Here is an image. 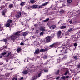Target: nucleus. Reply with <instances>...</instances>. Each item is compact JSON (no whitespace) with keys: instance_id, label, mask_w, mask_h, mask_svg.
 <instances>
[{"instance_id":"1","label":"nucleus","mask_w":80,"mask_h":80,"mask_svg":"<svg viewBox=\"0 0 80 80\" xmlns=\"http://www.w3.org/2000/svg\"><path fill=\"white\" fill-rule=\"evenodd\" d=\"M68 43H67L66 44H62V46H61V48L60 49V51L61 52L63 53L64 54H66L68 53V51L67 50V45H68Z\"/></svg>"},{"instance_id":"2","label":"nucleus","mask_w":80,"mask_h":80,"mask_svg":"<svg viewBox=\"0 0 80 80\" xmlns=\"http://www.w3.org/2000/svg\"><path fill=\"white\" fill-rule=\"evenodd\" d=\"M19 35H20V34L19 32H18L14 34L10 37H9L10 38H11V40H15L16 38H18L19 37Z\"/></svg>"},{"instance_id":"3","label":"nucleus","mask_w":80,"mask_h":80,"mask_svg":"<svg viewBox=\"0 0 80 80\" xmlns=\"http://www.w3.org/2000/svg\"><path fill=\"white\" fill-rule=\"evenodd\" d=\"M51 38V37L50 36H48L46 38V42L48 43L50 42V40Z\"/></svg>"},{"instance_id":"4","label":"nucleus","mask_w":80,"mask_h":80,"mask_svg":"<svg viewBox=\"0 0 80 80\" xmlns=\"http://www.w3.org/2000/svg\"><path fill=\"white\" fill-rule=\"evenodd\" d=\"M22 13L20 12H18L16 15V17L17 18H19V17L21 16Z\"/></svg>"},{"instance_id":"5","label":"nucleus","mask_w":80,"mask_h":80,"mask_svg":"<svg viewBox=\"0 0 80 80\" xmlns=\"http://www.w3.org/2000/svg\"><path fill=\"white\" fill-rule=\"evenodd\" d=\"M69 77V76H62V77L61 78H62V79H63L64 80H65L66 78H68Z\"/></svg>"},{"instance_id":"6","label":"nucleus","mask_w":80,"mask_h":80,"mask_svg":"<svg viewBox=\"0 0 80 80\" xmlns=\"http://www.w3.org/2000/svg\"><path fill=\"white\" fill-rule=\"evenodd\" d=\"M41 31H45V27H41L39 28Z\"/></svg>"},{"instance_id":"7","label":"nucleus","mask_w":80,"mask_h":80,"mask_svg":"<svg viewBox=\"0 0 80 80\" xmlns=\"http://www.w3.org/2000/svg\"><path fill=\"white\" fill-rule=\"evenodd\" d=\"M57 44H53L51 45L50 46V47H52V48H56V47H57Z\"/></svg>"},{"instance_id":"8","label":"nucleus","mask_w":80,"mask_h":80,"mask_svg":"<svg viewBox=\"0 0 80 80\" xmlns=\"http://www.w3.org/2000/svg\"><path fill=\"white\" fill-rule=\"evenodd\" d=\"M28 34V32H24L22 33V35L23 36H26Z\"/></svg>"},{"instance_id":"9","label":"nucleus","mask_w":80,"mask_h":80,"mask_svg":"<svg viewBox=\"0 0 80 80\" xmlns=\"http://www.w3.org/2000/svg\"><path fill=\"white\" fill-rule=\"evenodd\" d=\"M47 50H48V49L47 48L44 49H41L40 50V52H45L46 51H47Z\"/></svg>"},{"instance_id":"10","label":"nucleus","mask_w":80,"mask_h":80,"mask_svg":"<svg viewBox=\"0 0 80 80\" xmlns=\"http://www.w3.org/2000/svg\"><path fill=\"white\" fill-rule=\"evenodd\" d=\"M57 35L58 37V38H59V37H60L61 35V31H58Z\"/></svg>"},{"instance_id":"11","label":"nucleus","mask_w":80,"mask_h":80,"mask_svg":"<svg viewBox=\"0 0 80 80\" xmlns=\"http://www.w3.org/2000/svg\"><path fill=\"white\" fill-rule=\"evenodd\" d=\"M10 39V38L9 37L8 38H6V39H3V41H4L5 42H6L7 41H8Z\"/></svg>"},{"instance_id":"12","label":"nucleus","mask_w":80,"mask_h":80,"mask_svg":"<svg viewBox=\"0 0 80 80\" xmlns=\"http://www.w3.org/2000/svg\"><path fill=\"white\" fill-rule=\"evenodd\" d=\"M40 53V50L39 49H37V50H36L35 52H34L35 54H38Z\"/></svg>"},{"instance_id":"13","label":"nucleus","mask_w":80,"mask_h":80,"mask_svg":"<svg viewBox=\"0 0 80 80\" xmlns=\"http://www.w3.org/2000/svg\"><path fill=\"white\" fill-rule=\"evenodd\" d=\"M56 28V26H55V25H53V26H51L50 27V28L52 30H53V29H55V28Z\"/></svg>"},{"instance_id":"14","label":"nucleus","mask_w":80,"mask_h":80,"mask_svg":"<svg viewBox=\"0 0 80 80\" xmlns=\"http://www.w3.org/2000/svg\"><path fill=\"white\" fill-rule=\"evenodd\" d=\"M28 71L27 70H24L23 71V72H22V73H23V74H27V73H28Z\"/></svg>"},{"instance_id":"15","label":"nucleus","mask_w":80,"mask_h":80,"mask_svg":"<svg viewBox=\"0 0 80 80\" xmlns=\"http://www.w3.org/2000/svg\"><path fill=\"white\" fill-rule=\"evenodd\" d=\"M67 26H62L60 27V28H61V29H63L64 28H65Z\"/></svg>"},{"instance_id":"16","label":"nucleus","mask_w":80,"mask_h":80,"mask_svg":"<svg viewBox=\"0 0 80 80\" xmlns=\"http://www.w3.org/2000/svg\"><path fill=\"white\" fill-rule=\"evenodd\" d=\"M5 13H6V10H4L2 11V15H5Z\"/></svg>"},{"instance_id":"17","label":"nucleus","mask_w":80,"mask_h":80,"mask_svg":"<svg viewBox=\"0 0 80 80\" xmlns=\"http://www.w3.org/2000/svg\"><path fill=\"white\" fill-rule=\"evenodd\" d=\"M25 2H21L20 4V5H21V6H23L24 5H25Z\"/></svg>"},{"instance_id":"18","label":"nucleus","mask_w":80,"mask_h":80,"mask_svg":"<svg viewBox=\"0 0 80 80\" xmlns=\"http://www.w3.org/2000/svg\"><path fill=\"white\" fill-rule=\"evenodd\" d=\"M49 3H48V2H45V3L43 4L42 5V6H45L46 5H47Z\"/></svg>"},{"instance_id":"19","label":"nucleus","mask_w":80,"mask_h":80,"mask_svg":"<svg viewBox=\"0 0 80 80\" xmlns=\"http://www.w3.org/2000/svg\"><path fill=\"white\" fill-rule=\"evenodd\" d=\"M67 56H65L62 58V60H65V59H67Z\"/></svg>"},{"instance_id":"20","label":"nucleus","mask_w":80,"mask_h":80,"mask_svg":"<svg viewBox=\"0 0 80 80\" xmlns=\"http://www.w3.org/2000/svg\"><path fill=\"white\" fill-rule=\"evenodd\" d=\"M38 77V76H34L32 78V80H35L36 79H37Z\"/></svg>"},{"instance_id":"21","label":"nucleus","mask_w":80,"mask_h":80,"mask_svg":"<svg viewBox=\"0 0 80 80\" xmlns=\"http://www.w3.org/2000/svg\"><path fill=\"white\" fill-rule=\"evenodd\" d=\"M7 22L8 23H12V22H13V21L12 20L9 19L8 20Z\"/></svg>"},{"instance_id":"22","label":"nucleus","mask_w":80,"mask_h":80,"mask_svg":"<svg viewBox=\"0 0 80 80\" xmlns=\"http://www.w3.org/2000/svg\"><path fill=\"white\" fill-rule=\"evenodd\" d=\"M10 26V24L9 23H8L6 24V26L7 27H9Z\"/></svg>"},{"instance_id":"23","label":"nucleus","mask_w":80,"mask_h":80,"mask_svg":"<svg viewBox=\"0 0 80 80\" xmlns=\"http://www.w3.org/2000/svg\"><path fill=\"white\" fill-rule=\"evenodd\" d=\"M30 2L31 3H35V0H30Z\"/></svg>"},{"instance_id":"24","label":"nucleus","mask_w":80,"mask_h":80,"mask_svg":"<svg viewBox=\"0 0 80 80\" xmlns=\"http://www.w3.org/2000/svg\"><path fill=\"white\" fill-rule=\"evenodd\" d=\"M64 13V10H61L60 12V14H62V13Z\"/></svg>"},{"instance_id":"25","label":"nucleus","mask_w":80,"mask_h":80,"mask_svg":"<svg viewBox=\"0 0 80 80\" xmlns=\"http://www.w3.org/2000/svg\"><path fill=\"white\" fill-rule=\"evenodd\" d=\"M69 73V72H68V71L67 70L66 72H65V73L64 74L65 75H67V74H68Z\"/></svg>"},{"instance_id":"26","label":"nucleus","mask_w":80,"mask_h":80,"mask_svg":"<svg viewBox=\"0 0 80 80\" xmlns=\"http://www.w3.org/2000/svg\"><path fill=\"white\" fill-rule=\"evenodd\" d=\"M43 34H44V32H41L40 33V36H42L43 35Z\"/></svg>"},{"instance_id":"27","label":"nucleus","mask_w":80,"mask_h":80,"mask_svg":"<svg viewBox=\"0 0 80 80\" xmlns=\"http://www.w3.org/2000/svg\"><path fill=\"white\" fill-rule=\"evenodd\" d=\"M4 8H5V6L3 5L1 7V9H0V10H2L4 9Z\"/></svg>"},{"instance_id":"28","label":"nucleus","mask_w":80,"mask_h":80,"mask_svg":"<svg viewBox=\"0 0 80 80\" xmlns=\"http://www.w3.org/2000/svg\"><path fill=\"white\" fill-rule=\"evenodd\" d=\"M9 6L10 8H13V4H10Z\"/></svg>"},{"instance_id":"29","label":"nucleus","mask_w":80,"mask_h":80,"mask_svg":"<svg viewBox=\"0 0 80 80\" xmlns=\"http://www.w3.org/2000/svg\"><path fill=\"white\" fill-rule=\"evenodd\" d=\"M37 7V5H35L32 6V8H36Z\"/></svg>"},{"instance_id":"30","label":"nucleus","mask_w":80,"mask_h":80,"mask_svg":"<svg viewBox=\"0 0 80 80\" xmlns=\"http://www.w3.org/2000/svg\"><path fill=\"white\" fill-rule=\"evenodd\" d=\"M0 31H3V27L0 26Z\"/></svg>"},{"instance_id":"31","label":"nucleus","mask_w":80,"mask_h":80,"mask_svg":"<svg viewBox=\"0 0 80 80\" xmlns=\"http://www.w3.org/2000/svg\"><path fill=\"white\" fill-rule=\"evenodd\" d=\"M17 52H20L21 50V49L20 48H18L17 49Z\"/></svg>"},{"instance_id":"32","label":"nucleus","mask_w":80,"mask_h":80,"mask_svg":"<svg viewBox=\"0 0 80 80\" xmlns=\"http://www.w3.org/2000/svg\"><path fill=\"white\" fill-rule=\"evenodd\" d=\"M40 32L39 30H36L35 32V33H38Z\"/></svg>"},{"instance_id":"33","label":"nucleus","mask_w":80,"mask_h":80,"mask_svg":"<svg viewBox=\"0 0 80 80\" xmlns=\"http://www.w3.org/2000/svg\"><path fill=\"white\" fill-rule=\"evenodd\" d=\"M12 54V52H10L8 54V55L7 56V57H8V56H10L11 55V54Z\"/></svg>"},{"instance_id":"34","label":"nucleus","mask_w":80,"mask_h":80,"mask_svg":"<svg viewBox=\"0 0 80 80\" xmlns=\"http://www.w3.org/2000/svg\"><path fill=\"white\" fill-rule=\"evenodd\" d=\"M44 72H48V69L47 68L46 69H44Z\"/></svg>"},{"instance_id":"35","label":"nucleus","mask_w":80,"mask_h":80,"mask_svg":"<svg viewBox=\"0 0 80 80\" xmlns=\"http://www.w3.org/2000/svg\"><path fill=\"white\" fill-rule=\"evenodd\" d=\"M56 75H58V74H59V70H58L57 72H56Z\"/></svg>"},{"instance_id":"36","label":"nucleus","mask_w":80,"mask_h":80,"mask_svg":"<svg viewBox=\"0 0 80 80\" xmlns=\"http://www.w3.org/2000/svg\"><path fill=\"white\" fill-rule=\"evenodd\" d=\"M6 53H7L5 52H2L1 54L3 56V55H5Z\"/></svg>"},{"instance_id":"37","label":"nucleus","mask_w":80,"mask_h":80,"mask_svg":"<svg viewBox=\"0 0 80 80\" xmlns=\"http://www.w3.org/2000/svg\"><path fill=\"white\" fill-rule=\"evenodd\" d=\"M70 0H68V4H70Z\"/></svg>"},{"instance_id":"38","label":"nucleus","mask_w":80,"mask_h":80,"mask_svg":"<svg viewBox=\"0 0 80 80\" xmlns=\"http://www.w3.org/2000/svg\"><path fill=\"white\" fill-rule=\"evenodd\" d=\"M41 75H42V74L41 73H39L38 75V77H40V76H41Z\"/></svg>"},{"instance_id":"39","label":"nucleus","mask_w":80,"mask_h":80,"mask_svg":"<svg viewBox=\"0 0 80 80\" xmlns=\"http://www.w3.org/2000/svg\"><path fill=\"white\" fill-rule=\"evenodd\" d=\"M74 47H77V43H75L74 44Z\"/></svg>"},{"instance_id":"40","label":"nucleus","mask_w":80,"mask_h":80,"mask_svg":"<svg viewBox=\"0 0 80 80\" xmlns=\"http://www.w3.org/2000/svg\"><path fill=\"white\" fill-rule=\"evenodd\" d=\"M74 58L75 60H78V58L77 56H75L74 57Z\"/></svg>"},{"instance_id":"41","label":"nucleus","mask_w":80,"mask_h":80,"mask_svg":"<svg viewBox=\"0 0 80 80\" xmlns=\"http://www.w3.org/2000/svg\"><path fill=\"white\" fill-rule=\"evenodd\" d=\"M47 55L46 56V55L45 56H44V59H46V58H47Z\"/></svg>"},{"instance_id":"42","label":"nucleus","mask_w":80,"mask_h":80,"mask_svg":"<svg viewBox=\"0 0 80 80\" xmlns=\"http://www.w3.org/2000/svg\"><path fill=\"white\" fill-rule=\"evenodd\" d=\"M39 8H42V5H40L39 6Z\"/></svg>"},{"instance_id":"43","label":"nucleus","mask_w":80,"mask_h":80,"mask_svg":"<svg viewBox=\"0 0 80 80\" xmlns=\"http://www.w3.org/2000/svg\"><path fill=\"white\" fill-rule=\"evenodd\" d=\"M80 65H78V66H77V68H80Z\"/></svg>"},{"instance_id":"44","label":"nucleus","mask_w":80,"mask_h":80,"mask_svg":"<svg viewBox=\"0 0 80 80\" xmlns=\"http://www.w3.org/2000/svg\"><path fill=\"white\" fill-rule=\"evenodd\" d=\"M32 60H36V59L35 58H32Z\"/></svg>"},{"instance_id":"45","label":"nucleus","mask_w":80,"mask_h":80,"mask_svg":"<svg viewBox=\"0 0 80 80\" xmlns=\"http://www.w3.org/2000/svg\"><path fill=\"white\" fill-rule=\"evenodd\" d=\"M12 80H17V78H13Z\"/></svg>"},{"instance_id":"46","label":"nucleus","mask_w":80,"mask_h":80,"mask_svg":"<svg viewBox=\"0 0 80 80\" xmlns=\"http://www.w3.org/2000/svg\"><path fill=\"white\" fill-rule=\"evenodd\" d=\"M58 62H60V59L59 58V59L58 60Z\"/></svg>"},{"instance_id":"47","label":"nucleus","mask_w":80,"mask_h":80,"mask_svg":"<svg viewBox=\"0 0 80 80\" xmlns=\"http://www.w3.org/2000/svg\"><path fill=\"white\" fill-rule=\"evenodd\" d=\"M2 57H3V55L1 54L0 55V58H2Z\"/></svg>"},{"instance_id":"48","label":"nucleus","mask_w":80,"mask_h":80,"mask_svg":"<svg viewBox=\"0 0 80 80\" xmlns=\"http://www.w3.org/2000/svg\"><path fill=\"white\" fill-rule=\"evenodd\" d=\"M46 21L47 22V21H48L49 20V18H47L46 19Z\"/></svg>"},{"instance_id":"49","label":"nucleus","mask_w":80,"mask_h":80,"mask_svg":"<svg viewBox=\"0 0 80 80\" xmlns=\"http://www.w3.org/2000/svg\"><path fill=\"white\" fill-rule=\"evenodd\" d=\"M9 75H10V74H8V75H7L6 77H9Z\"/></svg>"},{"instance_id":"50","label":"nucleus","mask_w":80,"mask_h":80,"mask_svg":"<svg viewBox=\"0 0 80 80\" xmlns=\"http://www.w3.org/2000/svg\"><path fill=\"white\" fill-rule=\"evenodd\" d=\"M20 45H23V43L22 42H21V43H20Z\"/></svg>"},{"instance_id":"51","label":"nucleus","mask_w":80,"mask_h":80,"mask_svg":"<svg viewBox=\"0 0 80 80\" xmlns=\"http://www.w3.org/2000/svg\"><path fill=\"white\" fill-rule=\"evenodd\" d=\"M32 38H35L34 36H32Z\"/></svg>"},{"instance_id":"52","label":"nucleus","mask_w":80,"mask_h":80,"mask_svg":"<svg viewBox=\"0 0 80 80\" xmlns=\"http://www.w3.org/2000/svg\"><path fill=\"white\" fill-rule=\"evenodd\" d=\"M58 78H59V77H58L56 78V80H58Z\"/></svg>"},{"instance_id":"53","label":"nucleus","mask_w":80,"mask_h":80,"mask_svg":"<svg viewBox=\"0 0 80 80\" xmlns=\"http://www.w3.org/2000/svg\"><path fill=\"white\" fill-rule=\"evenodd\" d=\"M47 22V21L46 20L44 21V22Z\"/></svg>"},{"instance_id":"54","label":"nucleus","mask_w":80,"mask_h":80,"mask_svg":"<svg viewBox=\"0 0 80 80\" xmlns=\"http://www.w3.org/2000/svg\"><path fill=\"white\" fill-rule=\"evenodd\" d=\"M72 23V20H71L70 21V23Z\"/></svg>"},{"instance_id":"55","label":"nucleus","mask_w":80,"mask_h":80,"mask_svg":"<svg viewBox=\"0 0 80 80\" xmlns=\"http://www.w3.org/2000/svg\"><path fill=\"white\" fill-rule=\"evenodd\" d=\"M73 0H70V1H71V2H70V3H71V2H72V1Z\"/></svg>"},{"instance_id":"56","label":"nucleus","mask_w":80,"mask_h":80,"mask_svg":"<svg viewBox=\"0 0 80 80\" xmlns=\"http://www.w3.org/2000/svg\"><path fill=\"white\" fill-rule=\"evenodd\" d=\"M4 48H6L7 46H4Z\"/></svg>"},{"instance_id":"57","label":"nucleus","mask_w":80,"mask_h":80,"mask_svg":"<svg viewBox=\"0 0 80 80\" xmlns=\"http://www.w3.org/2000/svg\"><path fill=\"white\" fill-rule=\"evenodd\" d=\"M68 31H69V32H70V30L69 29V30H68Z\"/></svg>"},{"instance_id":"58","label":"nucleus","mask_w":80,"mask_h":80,"mask_svg":"<svg viewBox=\"0 0 80 80\" xmlns=\"http://www.w3.org/2000/svg\"><path fill=\"white\" fill-rule=\"evenodd\" d=\"M61 55V54H59L58 55L59 56H60V55Z\"/></svg>"},{"instance_id":"59","label":"nucleus","mask_w":80,"mask_h":80,"mask_svg":"<svg viewBox=\"0 0 80 80\" xmlns=\"http://www.w3.org/2000/svg\"><path fill=\"white\" fill-rule=\"evenodd\" d=\"M7 0V1H9V0Z\"/></svg>"},{"instance_id":"60","label":"nucleus","mask_w":80,"mask_h":80,"mask_svg":"<svg viewBox=\"0 0 80 80\" xmlns=\"http://www.w3.org/2000/svg\"><path fill=\"white\" fill-rule=\"evenodd\" d=\"M72 30V29H70V30Z\"/></svg>"},{"instance_id":"61","label":"nucleus","mask_w":80,"mask_h":80,"mask_svg":"<svg viewBox=\"0 0 80 80\" xmlns=\"http://www.w3.org/2000/svg\"><path fill=\"white\" fill-rule=\"evenodd\" d=\"M24 61L25 62V60H24Z\"/></svg>"},{"instance_id":"62","label":"nucleus","mask_w":80,"mask_h":80,"mask_svg":"<svg viewBox=\"0 0 80 80\" xmlns=\"http://www.w3.org/2000/svg\"><path fill=\"white\" fill-rule=\"evenodd\" d=\"M27 62H28V60Z\"/></svg>"},{"instance_id":"63","label":"nucleus","mask_w":80,"mask_h":80,"mask_svg":"<svg viewBox=\"0 0 80 80\" xmlns=\"http://www.w3.org/2000/svg\"><path fill=\"white\" fill-rule=\"evenodd\" d=\"M69 22H70V21H69Z\"/></svg>"},{"instance_id":"64","label":"nucleus","mask_w":80,"mask_h":80,"mask_svg":"<svg viewBox=\"0 0 80 80\" xmlns=\"http://www.w3.org/2000/svg\"><path fill=\"white\" fill-rule=\"evenodd\" d=\"M47 76H48V75Z\"/></svg>"}]
</instances>
